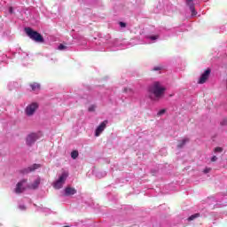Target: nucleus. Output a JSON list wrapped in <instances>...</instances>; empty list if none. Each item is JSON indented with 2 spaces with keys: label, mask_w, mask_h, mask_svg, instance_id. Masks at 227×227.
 Returning <instances> with one entry per match:
<instances>
[{
  "label": "nucleus",
  "mask_w": 227,
  "mask_h": 227,
  "mask_svg": "<svg viewBox=\"0 0 227 227\" xmlns=\"http://www.w3.org/2000/svg\"><path fill=\"white\" fill-rule=\"evenodd\" d=\"M166 93V87L160 82H154L148 87V97L153 102H159Z\"/></svg>",
  "instance_id": "obj_1"
},
{
  "label": "nucleus",
  "mask_w": 227,
  "mask_h": 227,
  "mask_svg": "<svg viewBox=\"0 0 227 227\" xmlns=\"http://www.w3.org/2000/svg\"><path fill=\"white\" fill-rule=\"evenodd\" d=\"M20 208H21V210H26V207L24 206H20Z\"/></svg>",
  "instance_id": "obj_27"
},
{
  "label": "nucleus",
  "mask_w": 227,
  "mask_h": 227,
  "mask_svg": "<svg viewBox=\"0 0 227 227\" xmlns=\"http://www.w3.org/2000/svg\"><path fill=\"white\" fill-rule=\"evenodd\" d=\"M210 171H212V168H206L203 171V173H210Z\"/></svg>",
  "instance_id": "obj_22"
},
{
  "label": "nucleus",
  "mask_w": 227,
  "mask_h": 227,
  "mask_svg": "<svg viewBox=\"0 0 227 227\" xmlns=\"http://www.w3.org/2000/svg\"><path fill=\"white\" fill-rule=\"evenodd\" d=\"M166 114V109H161L158 112L157 116H162V114Z\"/></svg>",
  "instance_id": "obj_17"
},
{
  "label": "nucleus",
  "mask_w": 227,
  "mask_h": 227,
  "mask_svg": "<svg viewBox=\"0 0 227 227\" xmlns=\"http://www.w3.org/2000/svg\"><path fill=\"white\" fill-rule=\"evenodd\" d=\"M200 213H196L194 215H192L189 218L188 221H194V219H198V217H200Z\"/></svg>",
  "instance_id": "obj_15"
},
{
  "label": "nucleus",
  "mask_w": 227,
  "mask_h": 227,
  "mask_svg": "<svg viewBox=\"0 0 227 227\" xmlns=\"http://www.w3.org/2000/svg\"><path fill=\"white\" fill-rule=\"evenodd\" d=\"M72 159H77L79 157V152L78 151H73L71 153Z\"/></svg>",
  "instance_id": "obj_16"
},
{
  "label": "nucleus",
  "mask_w": 227,
  "mask_h": 227,
  "mask_svg": "<svg viewBox=\"0 0 227 227\" xmlns=\"http://www.w3.org/2000/svg\"><path fill=\"white\" fill-rule=\"evenodd\" d=\"M25 33L30 40H33L37 43H43V42H45L43 36L40 35V33H38L37 31L33 30V28L31 27H25Z\"/></svg>",
  "instance_id": "obj_2"
},
{
  "label": "nucleus",
  "mask_w": 227,
  "mask_h": 227,
  "mask_svg": "<svg viewBox=\"0 0 227 227\" xmlns=\"http://www.w3.org/2000/svg\"><path fill=\"white\" fill-rule=\"evenodd\" d=\"M24 184H27V179H22L16 184V188L14 190V192H16V194H22V192L26 191Z\"/></svg>",
  "instance_id": "obj_5"
},
{
  "label": "nucleus",
  "mask_w": 227,
  "mask_h": 227,
  "mask_svg": "<svg viewBox=\"0 0 227 227\" xmlns=\"http://www.w3.org/2000/svg\"><path fill=\"white\" fill-rule=\"evenodd\" d=\"M65 49H67V46H65L64 44L59 45V51H65Z\"/></svg>",
  "instance_id": "obj_19"
},
{
  "label": "nucleus",
  "mask_w": 227,
  "mask_h": 227,
  "mask_svg": "<svg viewBox=\"0 0 227 227\" xmlns=\"http://www.w3.org/2000/svg\"><path fill=\"white\" fill-rule=\"evenodd\" d=\"M151 40H157V38H159L158 35H152L151 37Z\"/></svg>",
  "instance_id": "obj_24"
},
{
  "label": "nucleus",
  "mask_w": 227,
  "mask_h": 227,
  "mask_svg": "<svg viewBox=\"0 0 227 227\" xmlns=\"http://www.w3.org/2000/svg\"><path fill=\"white\" fill-rule=\"evenodd\" d=\"M41 179L38 177L32 184L28 185V189H36L40 185Z\"/></svg>",
  "instance_id": "obj_11"
},
{
  "label": "nucleus",
  "mask_w": 227,
  "mask_h": 227,
  "mask_svg": "<svg viewBox=\"0 0 227 227\" xmlns=\"http://www.w3.org/2000/svg\"><path fill=\"white\" fill-rule=\"evenodd\" d=\"M153 70L154 71H159V70H160V67H154Z\"/></svg>",
  "instance_id": "obj_26"
},
{
  "label": "nucleus",
  "mask_w": 227,
  "mask_h": 227,
  "mask_svg": "<svg viewBox=\"0 0 227 227\" xmlns=\"http://www.w3.org/2000/svg\"><path fill=\"white\" fill-rule=\"evenodd\" d=\"M40 168H42L41 164L35 163L32 166L20 170V173L23 175H27V173H33V171H36V169H40Z\"/></svg>",
  "instance_id": "obj_7"
},
{
  "label": "nucleus",
  "mask_w": 227,
  "mask_h": 227,
  "mask_svg": "<svg viewBox=\"0 0 227 227\" xmlns=\"http://www.w3.org/2000/svg\"><path fill=\"white\" fill-rule=\"evenodd\" d=\"M215 160H217V156H213L211 158V162H215Z\"/></svg>",
  "instance_id": "obj_23"
},
{
  "label": "nucleus",
  "mask_w": 227,
  "mask_h": 227,
  "mask_svg": "<svg viewBox=\"0 0 227 227\" xmlns=\"http://www.w3.org/2000/svg\"><path fill=\"white\" fill-rule=\"evenodd\" d=\"M215 152L221 153V152H223V148L222 147H215Z\"/></svg>",
  "instance_id": "obj_20"
},
{
  "label": "nucleus",
  "mask_w": 227,
  "mask_h": 227,
  "mask_svg": "<svg viewBox=\"0 0 227 227\" xmlns=\"http://www.w3.org/2000/svg\"><path fill=\"white\" fill-rule=\"evenodd\" d=\"M30 87L32 88V91H37V90H40V83L33 82L30 84Z\"/></svg>",
  "instance_id": "obj_14"
},
{
  "label": "nucleus",
  "mask_w": 227,
  "mask_h": 227,
  "mask_svg": "<svg viewBox=\"0 0 227 227\" xmlns=\"http://www.w3.org/2000/svg\"><path fill=\"white\" fill-rule=\"evenodd\" d=\"M107 123H108V121L106 120L99 124V126L97 128V129L95 131L96 137H98V136H100V134H102V131L106 130V127H107Z\"/></svg>",
  "instance_id": "obj_9"
},
{
  "label": "nucleus",
  "mask_w": 227,
  "mask_h": 227,
  "mask_svg": "<svg viewBox=\"0 0 227 227\" xmlns=\"http://www.w3.org/2000/svg\"><path fill=\"white\" fill-rule=\"evenodd\" d=\"M97 106H95V105H91L90 107H89V112L90 113H93V111H95Z\"/></svg>",
  "instance_id": "obj_18"
},
{
  "label": "nucleus",
  "mask_w": 227,
  "mask_h": 227,
  "mask_svg": "<svg viewBox=\"0 0 227 227\" xmlns=\"http://www.w3.org/2000/svg\"><path fill=\"white\" fill-rule=\"evenodd\" d=\"M186 1H187L186 4L189 3L190 4H193L192 1H194V0H186Z\"/></svg>",
  "instance_id": "obj_25"
},
{
  "label": "nucleus",
  "mask_w": 227,
  "mask_h": 227,
  "mask_svg": "<svg viewBox=\"0 0 227 227\" xmlns=\"http://www.w3.org/2000/svg\"><path fill=\"white\" fill-rule=\"evenodd\" d=\"M67 178H68V172L64 171L57 181L53 183L54 189H61L63 185H65V182H67Z\"/></svg>",
  "instance_id": "obj_3"
},
{
  "label": "nucleus",
  "mask_w": 227,
  "mask_h": 227,
  "mask_svg": "<svg viewBox=\"0 0 227 227\" xmlns=\"http://www.w3.org/2000/svg\"><path fill=\"white\" fill-rule=\"evenodd\" d=\"M119 25L121 26V27H127V23L125 22H120Z\"/></svg>",
  "instance_id": "obj_21"
},
{
  "label": "nucleus",
  "mask_w": 227,
  "mask_h": 227,
  "mask_svg": "<svg viewBox=\"0 0 227 227\" xmlns=\"http://www.w3.org/2000/svg\"><path fill=\"white\" fill-rule=\"evenodd\" d=\"M187 6H189L191 12H192V17H194V15H196V9L194 8V4H190V3H187Z\"/></svg>",
  "instance_id": "obj_13"
},
{
  "label": "nucleus",
  "mask_w": 227,
  "mask_h": 227,
  "mask_svg": "<svg viewBox=\"0 0 227 227\" xmlns=\"http://www.w3.org/2000/svg\"><path fill=\"white\" fill-rule=\"evenodd\" d=\"M187 143H189V138H184L183 140L179 141L177 148H184Z\"/></svg>",
  "instance_id": "obj_12"
},
{
  "label": "nucleus",
  "mask_w": 227,
  "mask_h": 227,
  "mask_svg": "<svg viewBox=\"0 0 227 227\" xmlns=\"http://www.w3.org/2000/svg\"><path fill=\"white\" fill-rule=\"evenodd\" d=\"M212 73V69L207 68L200 77L198 81V84H205L207 81H208V77H210V74Z\"/></svg>",
  "instance_id": "obj_6"
},
{
  "label": "nucleus",
  "mask_w": 227,
  "mask_h": 227,
  "mask_svg": "<svg viewBox=\"0 0 227 227\" xmlns=\"http://www.w3.org/2000/svg\"><path fill=\"white\" fill-rule=\"evenodd\" d=\"M74 194H77V190H75V188L67 187L65 189L66 196H74Z\"/></svg>",
  "instance_id": "obj_10"
},
{
  "label": "nucleus",
  "mask_w": 227,
  "mask_h": 227,
  "mask_svg": "<svg viewBox=\"0 0 227 227\" xmlns=\"http://www.w3.org/2000/svg\"><path fill=\"white\" fill-rule=\"evenodd\" d=\"M38 141V134L32 133L27 137L26 143L27 146H33L34 143H36Z\"/></svg>",
  "instance_id": "obj_8"
},
{
  "label": "nucleus",
  "mask_w": 227,
  "mask_h": 227,
  "mask_svg": "<svg viewBox=\"0 0 227 227\" xmlns=\"http://www.w3.org/2000/svg\"><path fill=\"white\" fill-rule=\"evenodd\" d=\"M37 109H38V103H32L30 105H27V106L25 109V114L27 116H33V114L36 113Z\"/></svg>",
  "instance_id": "obj_4"
}]
</instances>
